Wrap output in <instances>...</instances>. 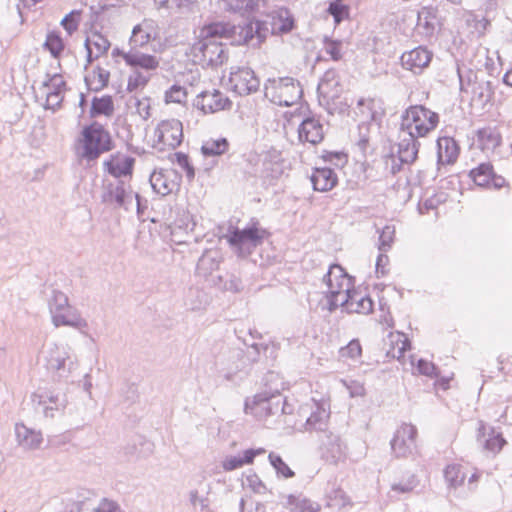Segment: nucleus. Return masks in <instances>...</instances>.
Segmentation results:
<instances>
[{
	"instance_id": "52",
	"label": "nucleus",
	"mask_w": 512,
	"mask_h": 512,
	"mask_svg": "<svg viewBox=\"0 0 512 512\" xmlns=\"http://www.w3.org/2000/svg\"><path fill=\"white\" fill-rule=\"evenodd\" d=\"M66 83L60 74H54L52 76L47 75V79L43 82V87L47 88L50 92H58L63 94Z\"/></svg>"
},
{
	"instance_id": "59",
	"label": "nucleus",
	"mask_w": 512,
	"mask_h": 512,
	"mask_svg": "<svg viewBox=\"0 0 512 512\" xmlns=\"http://www.w3.org/2000/svg\"><path fill=\"white\" fill-rule=\"evenodd\" d=\"M245 483L255 493L265 494L267 492L266 485L255 473L247 475Z\"/></svg>"
},
{
	"instance_id": "37",
	"label": "nucleus",
	"mask_w": 512,
	"mask_h": 512,
	"mask_svg": "<svg viewBox=\"0 0 512 512\" xmlns=\"http://www.w3.org/2000/svg\"><path fill=\"white\" fill-rule=\"evenodd\" d=\"M493 87L490 81L474 83L472 88V101L484 107L493 96Z\"/></svg>"
},
{
	"instance_id": "13",
	"label": "nucleus",
	"mask_w": 512,
	"mask_h": 512,
	"mask_svg": "<svg viewBox=\"0 0 512 512\" xmlns=\"http://www.w3.org/2000/svg\"><path fill=\"white\" fill-rule=\"evenodd\" d=\"M221 261L222 257L218 250H206L197 262L196 274L206 280L211 277L210 282L215 286H219L222 282V277H214L213 272L218 270Z\"/></svg>"
},
{
	"instance_id": "12",
	"label": "nucleus",
	"mask_w": 512,
	"mask_h": 512,
	"mask_svg": "<svg viewBox=\"0 0 512 512\" xmlns=\"http://www.w3.org/2000/svg\"><path fill=\"white\" fill-rule=\"evenodd\" d=\"M158 143L172 149L179 146L183 139L182 123L178 119L163 120L155 130Z\"/></svg>"
},
{
	"instance_id": "35",
	"label": "nucleus",
	"mask_w": 512,
	"mask_h": 512,
	"mask_svg": "<svg viewBox=\"0 0 512 512\" xmlns=\"http://www.w3.org/2000/svg\"><path fill=\"white\" fill-rule=\"evenodd\" d=\"M230 144L226 138L208 139L203 142L201 152L204 156H221L229 150Z\"/></svg>"
},
{
	"instance_id": "61",
	"label": "nucleus",
	"mask_w": 512,
	"mask_h": 512,
	"mask_svg": "<svg viewBox=\"0 0 512 512\" xmlns=\"http://www.w3.org/2000/svg\"><path fill=\"white\" fill-rule=\"evenodd\" d=\"M93 73L97 76V85L93 88V90L99 91L108 85L110 78V72L108 70L97 66Z\"/></svg>"
},
{
	"instance_id": "34",
	"label": "nucleus",
	"mask_w": 512,
	"mask_h": 512,
	"mask_svg": "<svg viewBox=\"0 0 512 512\" xmlns=\"http://www.w3.org/2000/svg\"><path fill=\"white\" fill-rule=\"evenodd\" d=\"M286 504L291 512H318L320 510L319 504L302 495H288Z\"/></svg>"
},
{
	"instance_id": "53",
	"label": "nucleus",
	"mask_w": 512,
	"mask_h": 512,
	"mask_svg": "<svg viewBox=\"0 0 512 512\" xmlns=\"http://www.w3.org/2000/svg\"><path fill=\"white\" fill-rule=\"evenodd\" d=\"M373 309V301L372 299L367 296L363 295L359 300H357V303L351 304L348 308V313H361V314H368Z\"/></svg>"
},
{
	"instance_id": "33",
	"label": "nucleus",
	"mask_w": 512,
	"mask_h": 512,
	"mask_svg": "<svg viewBox=\"0 0 512 512\" xmlns=\"http://www.w3.org/2000/svg\"><path fill=\"white\" fill-rule=\"evenodd\" d=\"M329 413L325 409L317 407L306 420L305 428L307 431H316L319 435L329 432L328 426Z\"/></svg>"
},
{
	"instance_id": "39",
	"label": "nucleus",
	"mask_w": 512,
	"mask_h": 512,
	"mask_svg": "<svg viewBox=\"0 0 512 512\" xmlns=\"http://www.w3.org/2000/svg\"><path fill=\"white\" fill-rule=\"evenodd\" d=\"M69 306L68 296L58 289H53L48 298V309L51 318L59 312L67 310Z\"/></svg>"
},
{
	"instance_id": "14",
	"label": "nucleus",
	"mask_w": 512,
	"mask_h": 512,
	"mask_svg": "<svg viewBox=\"0 0 512 512\" xmlns=\"http://www.w3.org/2000/svg\"><path fill=\"white\" fill-rule=\"evenodd\" d=\"M231 105V101L218 90L203 91L197 95L194 106L207 113H215L226 109Z\"/></svg>"
},
{
	"instance_id": "63",
	"label": "nucleus",
	"mask_w": 512,
	"mask_h": 512,
	"mask_svg": "<svg viewBox=\"0 0 512 512\" xmlns=\"http://www.w3.org/2000/svg\"><path fill=\"white\" fill-rule=\"evenodd\" d=\"M368 108L371 111V130H375L378 126L377 122L380 120L383 111L379 106V103L374 99L368 100Z\"/></svg>"
},
{
	"instance_id": "40",
	"label": "nucleus",
	"mask_w": 512,
	"mask_h": 512,
	"mask_svg": "<svg viewBox=\"0 0 512 512\" xmlns=\"http://www.w3.org/2000/svg\"><path fill=\"white\" fill-rule=\"evenodd\" d=\"M114 112L112 97L107 95L101 98L94 97L91 105V116L106 115L110 116Z\"/></svg>"
},
{
	"instance_id": "30",
	"label": "nucleus",
	"mask_w": 512,
	"mask_h": 512,
	"mask_svg": "<svg viewBox=\"0 0 512 512\" xmlns=\"http://www.w3.org/2000/svg\"><path fill=\"white\" fill-rule=\"evenodd\" d=\"M437 24V9L435 7H423L418 11L417 27L418 29H423L425 35H432Z\"/></svg>"
},
{
	"instance_id": "47",
	"label": "nucleus",
	"mask_w": 512,
	"mask_h": 512,
	"mask_svg": "<svg viewBox=\"0 0 512 512\" xmlns=\"http://www.w3.org/2000/svg\"><path fill=\"white\" fill-rule=\"evenodd\" d=\"M268 458L278 475H281L285 478H290L294 476V472L289 468V466L283 461V459L279 455L270 453Z\"/></svg>"
},
{
	"instance_id": "51",
	"label": "nucleus",
	"mask_w": 512,
	"mask_h": 512,
	"mask_svg": "<svg viewBox=\"0 0 512 512\" xmlns=\"http://www.w3.org/2000/svg\"><path fill=\"white\" fill-rule=\"evenodd\" d=\"M349 297V290L347 292L343 291L335 295L327 296L329 310L334 311L338 307H343L348 312Z\"/></svg>"
},
{
	"instance_id": "24",
	"label": "nucleus",
	"mask_w": 512,
	"mask_h": 512,
	"mask_svg": "<svg viewBox=\"0 0 512 512\" xmlns=\"http://www.w3.org/2000/svg\"><path fill=\"white\" fill-rule=\"evenodd\" d=\"M15 436L18 445L27 450L38 449L43 442L41 431L29 428L23 423L15 424Z\"/></svg>"
},
{
	"instance_id": "58",
	"label": "nucleus",
	"mask_w": 512,
	"mask_h": 512,
	"mask_svg": "<svg viewBox=\"0 0 512 512\" xmlns=\"http://www.w3.org/2000/svg\"><path fill=\"white\" fill-rule=\"evenodd\" d=\"M341 47L342 42L339 40H332L328 38H325L324 40V50L328 55L331 56V58L334 61H338L341 59Z\"/></svg>"
},
{
	"instance_id": "49",
	"label": "nucleus",
	"mask_w": 512,
	"mask_h": 512,
	"mask_svg": "<svg viewBox=\"0 0 512 512\" xmlns=\"http://www.w3.org/2000/svg\"><path fill=\"white\" fill-rule=\"evenodd\" d=\"M395 235V228L394 226L386 225L379 236V250L381 252H387L393 243Z\"/></svg>"
},
{
	"instance_id": "21",
	"label": "nucleus",
	"mask_w": 512,
	"mask_h": 512,
	"mask_svg": "<svg viewBox=\"0 0 512 512\" xmlns=\"http://www.w3.org/2000/svg\"><path fill=\"white\" fill-rule=\"evenodd\" d=\"M432 59V53L426 48L419 46L401 56L402 66L412 71L414 74L421 73L423 68L427 67Z\"/></svg>"
},
{
	"instance_id": "20",
	"label": "nucleus",
	"mask_w": 512,
	"mask_h": 512,
	"mask_svg": "<svg viewBox=\"0 0 512 512\" xmlns=\"http://www.w3.org/2000/svg\"><path fill=\"white\" fill-rule=\"evenodd\" d=\"M419 138L400 129L397 144L398 159L401 164H412L418 156L420 142Z\"/></svg>"
},
{
	"instance_id": "16",
	"label": "nucleus",
	"mask_w": 512,
	"mask_h": 512,
	"mask_svg": "<svg viewBox=\"0 0 512 512\" xmlns=\"http://www.w3.org/2000/svg\"><path fill=\"white\" fill-rule=\"evenodd\" d=\"M469 176L480 187L500 189L506 183L502 176L495 174L493 165L489 162L479 164L470 171Z\"/></svg>"
},
{
	"instance_id": "6",
	"label": "nucleus",
	"mask_w": 512,
	"mask_h": 512,
	"mask_svg": "<svg viewBox=\"0 0 512 512\" xmlns=\"http://www.w3.org/2000/svg\"><path fill=\"white\" fill-rule=\"evenodd\" d=\"M439 123V115L423 105L410 106L402 115L400 129L420 138L427 136Z\"/></svg>"
},
{
	"instance_id": "22",
	"label": "nucleus",
	"mask_w": 512,
	"mask_h": 512,
	"mask_svg": "<svg viewBox=\"0 0 512 512\" xmlns=\"http://www.w3.org/2000/svg\"><path fill=\"white\" fill-rule=\"evenodd\" d=\"M134 164L135 158L132 156L117 153L104 161L103 166L110 175L115 178H121L132 175Z\"/></svg>"
},
{
	"instance_id": "28",
	"label": "nucleus",
	"mask_w": 512,
	"mask_h": 512,
	"mask_svg": "<svg viewBox=\"0 0 512 512\" xmlns=\"http://www.w3.org/2000/svg\"><path fill=\"white\" fill-rule=\"evenodd\" d=\"M477 442L486 450L492 453H498L506 444V440L501 433H496L491 429L486 435V427L482 421L479 422Z\"/></svg>"
},
{
	"instance_id": "36",
	"label": "nucleus",
	"mask_w": 512,
	"mask_h": 512,
	"mask_svg": "<svg viewBox=\"0 0 512 512\" xmlns=\"http://www.w3.org/2000/svg\"><path fill=\"white\" fill-rule=\"evenodd\" d=\"M150 183L153 190L162 196H166L172 193L175 183L170 181L168 176L164 174L162 171L153 172L150 176Z\"/></svg>"
},
{
	"instance_id": "26",
	"label": "nucleus",
	"mask_w": 512,
	"mask_h": 512,
	"mask_svg": "<svg viewBox=\"0 0 512 512\" xmlns=\"http://www.w3.org/2000/svg\"><path fill=\"white\" fill-rule=\"evenodd\" d=\"M459 145L452 137H440L437 140V162L439 165H450L459 156Z\"/></svg>"
},
{
	"instance_id": "45",
	"label": "nucleus",
	"mask_w": 512,
	"mask_h": 512,
	"mask_svg": "<svg viewBox=\"0 0 512 512\" xmlns=\"http://www.w3.org/2000/svg\"><path fill=\"white\" fill-rule=\"evenodd\" d=\"M170 160L173 163H177L185 171L186 177L189 181H192L194 179L195 170L194 167L191 165L187 154L183 152H175L171 154Z\"/></svg>"
},
{
	"instance_id": "7",
	"label": "nucleus",
	"mask_w": 512,
	"mask_h": 512,
	"mask_svg": "<svg viewBox=\"0 0 512 512\" xmlns=\"http://www.w3.org/2000/svg\"><path fill=\"white\" fill-rule=\"evenodd\" d=\"M245 410L246 413L250 411L251 414L259 419H266L271 416L290 414L292 408L280 393H259L253 397L251 403L246 401Z\"/></svg>"
},
{
	"instance_id": "60",
	"label": "nucleus",
	"mask_w": 512,
	"mask_h": 512,
	"mask_svg": "<svg viewBox=\"0 0 512 512\" xmlns=\"http://www.w3.org/2000/svg\"><path fill=\"white\" fill-rule=\"evenodd\" d=\"M342 357H349L352 359L358 358L362 353V347L357 339L351 340L348 345L340 350Z\"/></svg>"
},
{
	"instance_id": "5",
	"label": "nucleus",
	"mask_w": 512,
	"mask_h": 512,
	"mask_svg": "<svg viewBox=\"0 0 512 512\" xmlns=\"http://www.w3.org/2000/svg\"><path fill=\"white\" fill-rule=\"evenodd\" d=\"M264 95L276 105L289 107L300 101L303 89L292 77L269 78L264 84Z\"/></svg>"
},
{
	"instance_id": "62",
	"label": "nucleus",
	"mask_w": 512,
	"mask_h": 512,
	"mask_svg": "<svg viewBox=\"0 0 512 512\" xmlns=\"http://www.w3.org/2000/svg\"><path fill=\"white\" fill-rule=\"evenodd\" d=\"M417 485V480L415 475H411L406 482L402 483H394L391 486L392 491L397 493H408L412 491Z\"/></svg>"
},
{
	"instance_id": "19",
	"label": "nucleus",
	"mask_w": 512,
	"mask_h": 512,
	"mask_svg": "<svg viewBox=\"0 0 512 512\" xmlns=\"http://www.w3.org/2000/svg\"><path fill=\"white\" fill-rule=\"evenodd\" d=\"M298 137L301 142L313 145L324 139V128L319 117L315 115L305 117L298 128Z\"/></svg>"
},
{
	"instance_id": "10",
	"label": "nucleus",
	"mask_w": 512,
	"mask_h": 512,
	"mask_svg": "<svg viewBox=\"0 0 512 512\" xmlns=\"http://www.w3.org/2000/svg\"><path fill=\"white\" fill-rule=\"evenodd\" d=\"M417 429L415 426L403 423L394 433L390 441L392 453L397 458H406L413 453L416 445Z\"/></svg>"
},
{
	"instance_id": "25",
	"label": "nucleus",
	"mask_w": 512,
	"mask_h": 512,
	"mask_svg": "<svg viewBox=\"0 0 512 512\" xmlns=\"http://www.w3.org/2000/svg\"><path fill=\"white\" fill-rule=\"evenodd\" d=\"M51 321L56 328L68 326L81 331L88 327V323L82 317L80 311L71 305L67 307V310L61 311L52 317Z\"/></svg>"
},
{
	"instance_id": "29",
	"label": "nucleus",
	"mask_w": 512,
	"mask_h": 512,
	"mask_svg": "<svg viewBox=\"0 0 512 512\" xmlns=\"http://www.w3.org/2000/svg\"><path fill=\"white\" fill-rule=\"evenodd\" d=\"M317 92L319 97L326 99H332L338 96L340 89L336 70L329 69L324 73L318 84Z\"/></svg>"
},
{
	"instance_id": "31",
	"label": "nucleus",
	"mask_w": 512,
	"mask_h": 512,
	"mask_svg": "<svg viewBox=\"0 0 512 512\" xmlns=\"http://www.w3.org/2000/svg\"><path fill=\"white\" fill-rule=\"evenodd\" d=\"M294 27V19L291 13L285 9L280 8L272 15V32L283 34L290 32Z\"/></svg>"
},
{
	"instance_id": "8",
	"label": "nucleus",
	"mask_w": 512,
	"mask_h": 512,
	"mask_svg": "<svg viewBox=\"0 0 512 512\" xmlns=\"http://www.w3.org/2000/svg\"><path fill=\"white\" fill-rule=\"evenodd\" d=\"M133 197L137 201V212L140 214L141 203L139 194H133L130 185H127L123 180H117L104 186L101 200L105 204L113 205L115 208H124L128 211L132 206Z\"/></svg>"
},
{
	"instance_id": "46",
	"label": "nucleus",
	"mask_w": 512,
	"mask_h": 512,
	"mask_svg": "<svg viewBox=\"0 0 512 512\" xmlns=\"http://www.w3.org/2000/svg\"><path fill=\"white\" fill-rule=\"evenodd\" d=\"M140 28H133L128 47L145 49L149 42L155 38L153 35L144 34V32H140Z\"/></svg>"
},
{
	"instance_id": "38",
	"label": "nucleus",
	"mask_w": 512,
	"mask_h": 512,
	"mask_svg": "<svg viewBox=\"0 0 512 512\" xmlns=\"http://www.w3.org/2000/svg\"><path fill=\"white\" fill-rule=\"evenodd\" d=\"M221 2L226 11L240 14L254 12L259 4V0H221Z\"/></svg>"
},
{
	"instance_id": "44",
	"label": "nucleus",
	"mask_w": 512,
	"mask_h": 512,
	"mask_svg": "<svg viewBox=\"0 0 512 512\" xmlns=\"http://www.w3.org/2000/svg\"><path fill=\"white\" fill-rule=\"evenodd\" d=\"M444 477L446 482L452 487H458L463 484L465 474L458 465H449L444 471Z\"/></svg>"
},
{
	"instance_id": "48",
	"label": "nucleus",
	"mask_w": 512,
	"mask_h": 512,
	"mask_svg": "<svg viewBox=\"0 0 512 512\" xmlns=\"http://www.w3.org/2000/svg\"><path fill=\"white\" fill-rule=\"evenodd\" d=\"M327 504L329 507L337 508L339 510L352 506L350 498L340 489L336 490L333 496H329Z\"/></svg>"
},
{
	"instance_id": "18",
	"label": "nucleus",
	"mask_w": 512,
	"mask_h": 512,
	"mask_svg": "<svg viewBox=\"0 0 512 512\" xmlns=\"http://www.w3.org/2000/svg\"><path fill=\"white\" fill-rule=\"evenodd\" d=\"M31 401L35 407L38 409L42 407V412L46 417H54L53 411H59L65 408L67 404V400L64 395L53 393H38L35 392L31 395Z\"/></svg>"
},
{
	"instance_id": "56",
	"label": "nucleus",
	"mask_w": 512,
	"mask_h": 512,
	"mask_svg": "<svg viewBox=\"0 0 512 512\" xmlns=\"http://www.w3.org/2000/svg\"><path fill=\"white\" fill-rule=\"evenodd\" d=\"M328 12L333 16L336 23H340L348 16L349 8L340 1H333L329 4Z\"/></svg>"
},
{
	"instance_id": "23",
	"label": "nucleus",
	"mask_w": 512,
	"mask_h": 512,
	"mask_svg": "<svg viewBox=\"0 0 512 512\" xmlns=\"http://www.w3.org/2000/svg\"><path fill=\"white\" fill-rule=\"evenodd\" d=\"M231 27H233V30L226 33L225 38L231 39L233 43L251 47H256L261 43L260 34L252 24H245L243 26L231 24Z\"/></svg>"
},
{
	"instance_id": "11",
	"label": "nucleus",
	"mask_w": 512,
	"mask_h": 512,
	"mask_svg": "<svg viewBox=\"0 0 512 512\" xmlns=\"http://www.w3.org/2000/svg\"><path fill=\"white\" fill-rule=\"evenodd\" d=\"M229 83L231 89L240 96L254 93L260 87V80L249 67H237L232 70Z\"/></svg>"
},
{
	"instance_id": "1",
	"label": "nucleus",
	"mask_w": 512,
	"mask_h": 512,
	"mask_svg": "<svg viewBox=\"0 0 512 512\" xmlns=\"http://www.w3.org/2000/svg\"><path fill=\"white\" fill-rule=\"evenodd\" d=\"M230 23L212 22L204 25L191 46L193 57L202 66L216 68L228 59L227 48L220 42L225 34L232 31Z\"/></svg>"
},
{
	"instance_id": "64",
	"label": "nucleus",
	"mask_w": 512,
	"mask_h": 512,
	"mask_svg": "<svg viewBox=\"0 0 512 512\" xmlns=\"http://www.w3.org/2000/svg\"><path fill=\"white\" fill-rule=\"evenodd\" d=\"M94 512H120V506L116 502L104 498Z\"/></svg>"
},
{
	"instance_id": "15",
	"label": "nucleus",
	"mask_w": 512,
	"mask_h": 512,
	"mask_svg": "<svg viewBox=\"0 0 512 512\" xmlns=\"http://www.w3.org/2000/svg\"><path fill=\"white\" fill-rule=\"evenodd\" d=\"M323 282L327 286V296L335 295L343 291L347 292L352 287L351 279L345 270L338 264L329 267L328 272L323 277Z\"/></svg>"
},
{
	"instance_id": "54",
	"label": "nucleus",
	"mask_w": 512,
	"mask_h": 512,
	"mask_svg": "<svg viewBox=\"0 0 512 512\" xmlns=\"http://www.w3.org/2000/svg\"><path fill=\"white\" fill-rule=\"evenodd\" d=\"M396 347H393L391 351H388V355L393 358L400 359L404 356V353L410 349V341L404 334H398L395 340Z\"/></svg>"
},
{
	"instance_id": "57",
	"label": "nucleus",
	"mask_w": 512,
	"mask_h": 512,
	"mask_svg": "<svg viewBox=\"0 0 512 512\" xmlns=\"http://www.w3.org/2000/svg\"><path fill=\"white\" fill-rule=\"evenodd\" d=\"M79 17L80 11L73 10L62 19L61 25L69 35L78 29Z\"/></svg>"
},
{
	"instance_id": "41",
	"label": "nucleus",
	"mask_w": 512,
	"mask_h": 512,
	"mask_svg": "<svg viewBox=\"0 0 512 512\" xmlns=\"http://www.w3.org/2000/svg\"><path fill=\"white\" fill-rule=\"evenodd\" d=\"M43 46L54 58H58L65 47L59 32L56 31H51L47 34Z\"/></svg>"
},
{
	"instance_id": "43",
	"label": "nucleus",
	"mask_w": 512,
	"mask_h": 512,
	"mask_svg": "<svg viewBox=\"0 0 512 512\" xmlns=\"http://www.w3.org/2000/svg\"><path fill=\"white\" fill-rule=\"evenodd\" d=\"M68 358L69 357L64 350L56 348L50 352L47 359V366L49 369L56 371L65 370L66 360Z\"/></svg>"
},
{
	"instance_id": "55",
	"label": "nucleus",
	"mask_w": 512,
	"mask_h": 512,
	"mask_svg": "<svg viewBox=\"0 0 512 512\" xmlns=\"http://www.w3.org/2000/svg\"><path fill=\"white\" fill-rule=\"evenodd\" d=\"M187 92L184 87L180 85H173L165 93V100L167 103H183L186 100Z\"/></svg>"
},
{
	"instance_id": "3",
	"label": "nucleus",
	"mask_w": 512,
	"mask_h": 512,
	"mask_svg": "<svg viewBox=\"0 0 512 512\" xmlns=\"http://www.w3.org/2000/svg\"><path fill=\"white\" fill-rule=\"evenodd\" d=\"M258 356L259 345L256 343L251 344L247 352L240 348L230 349L220 360L219 372L225 380L234 382L248 373Z\"/></svg>"
},
{
	"instance_id": "50",
	"label": "nucleus",
	"mask_w": 512,
	"mask_h": 512,
	"mask_svg": "<svg viewBox=\"0 0 512 512\" xmlns=\"http://www.w3.org/2000/svg\"><path fill=\"white\" fill-rule=\"evenodd\" d=\"M96 49L95 58H99L101 55L107 53L110 48V42L103 35L95 33L90 38V47Z\"/></svg>"
},
{
	"instance_id": "2",
	"label": "nucleus",
	"mask_w": 512,
	"mask_h": 512,
	"mask_svg": "<svg viewBox=\"0 0 512 512\" xmlns=\"http://www.w3.org/2000/svg\"><path fill=\"white\" fill-rule=\"evenodd\" d=\"M269 235L259 220L252 218L244 228L230 227L226 238L238 256L247 257L261 246Z\"/></svg>"
},
{
	"instance_id": "32",
	"label": "nucleus",
	"mask_w": 512,
	"mask_h": 512,
	"mask_svg": "<svg viewBox=\"0 0 512 512\" xmlns=\"http://www.w3.org/2000/svg\"><path fill=\"white\" fill-rule=\"evenodd\" d=\"M501 135L494 127H484L477 131V141L482 150H493L501 144Z\"/></svg>"
},
{
	"instance_id": "17",
	"label": "nucleus",
	"mask_w": 512,
	"mask_h": 512,
	"mask_svg": "<svg viewBox=\"0 0 512 512\" xmlns=\"http://www.w3.org/2000/svg\"><path fill=\"white\" fill-rule=\"evenodd\" d=\"M319 441L321 456L326 462L337 464L344 458V448L338 435L331 431L325 432L323 435H319Z\"/></svg>"
},
{
	"instance_id": "9",
	"label": "nucleus",
	"mask_w": 512,
	"mask_h": 512,
	"mask_svg": "<svg viewBox=\"0 0 512 512\" xmlns=\"http://www.w3.org/2000/svg\"><path fill=\"white\" fill-rule=\"evenodd\" d=\"M112 57H121L125 64L135 70H143L151 72L159 67L160 60L158 57L144 52V49L129 47L128 50L114 48L111 53Z\"/></svg>"
},
{
	"instance_id": "27",
	"label": "nucleus",
	"mask_w": 512,
	"mask_h": 512,
	"mask_svg": "<svg viewBox=\"0 0 512 512\" xmlns=\"http://www.w3.org/2000/svg\"><path fill=\"white\" fill-rule=\"evenodd\" d=\"M313 189L319 192L332 190L338 183L335 171L328 167L315 168L310 176Z\"/></svg>"
},
{
	"instance_id": "42",
	"label": "nucleus",
	"mask_w": 512,
	"mask_h": 512,
	"mask_svg": "<svg viewBox=\"0 0 512 512\" xmlns=\"http://www.w3.org/2000/svg\"><path fill=\"white\" fill-rule=\"evenodd\" d=\"M151 75L149 72L133 70V72L128 76L127 80V90L129 92L137 91L138 89H143L149 83Z\"/></svg>"
},
{
	"instance_id": "4",
	"label": "nucleus",
	"mask_w": 512,
	"mask_h": 512,
	"mask_svg": "<svg viewBox=\"0 0 512 512\" xmlns=\"http://www.w3.org/2000/svg\"><path fill=\"white\" fill-rule=\"evenodd\" d=\"M81 135L82 151L80 156L88 162L95 161L103 153L113 149L110 133L98 122L85 126Z\"/></svg>"
}]
</instances>
